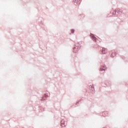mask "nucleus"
<instances>
[{"instance_id": "f257e3e1", "label": "nucleus", "mask_w": 128, "mask_h": 128, "mask_svg": "<svg viewBox=\"0 0 128 128\" xmlns=\"http://www.w3.org/2000/svg\"><path fill=\"white\" fill-rule=\"evenodd\" d=\"M122 10H120L119 9H116L115 10L114 12H112V14H114V15L118 16L119 14H120V13L122 14Z\"/></svg>"}, {"instance_id": "f03ea898", "label": "nucleus", "mask_w": 128, "mask_h": 128, "mask_svg": "<svg viewBox=\"0 0 128 128\" xmlns=\"http://www.w3.org/2000/svg\"><path fill=\"white\" fill-rule=\"evenodd\" d=\"M90 36H91L92 40H94V42H96V36H94V34H90Z\"/></svg>"}, {"instance_id": "7ed1b4c3", "label": "nucleus", "mask_w": 128, "mask_h": 128, "mask_svg": "<svg viewBox=\"0 0 128 128\" xmlns=\"http://www.w3.org/2000/svg\"><path fill=\"white\" fill-rule=\"evenodd\" d=\"M112 54L110 55L111 58H114L116 56V50H112L111 51Z\"/></svg>"}, {"instance_id": "20e7f679", "label": "nucleus", "mask_w": 128, "mask_h": 128, "mask_svg": "<svg viewBox=\"0 0 128 128\" xmlns=\"http://www.w3.org/2000/svg\"><path fill=\"white\" fill-rule=\"evenodd\" d=\"M61 126H66V122L64 120H61Z\"/></svg>"}, {"instance_id": "39448f33", "label": "nucleus", "mask_w": 128, "mask_h": 128, "mask_svg": "<svg viewBox=\"0 0 128 128\" xmlns=\"http://www.w3.org/2000/svg\"><path fill=\"white\" fill-rule=\"evenodd\" d=\"M74 2L75 6L76 4H80V0H74Z\"/></svg>"}, {"instance_id": "423d86ee", "label": "nucleus", "mask_w": 128, "mask_h": 128, "mask_svg": "<svg viewBox=\"0 0 128 128\" xmlns=\"http://www.w3.org/2000/svg\"><path fill=\"white\" fill-rule=\"evenodd\" d=\"M78 46H76L74 47V48H73V52H78Z\"/></svg>"}, {"instance_id": "0eeeda50", "label": "nucleus", "mask_w": 128, "mask_h": 128, "mask_svg": "<svg viewBox=\"0 0 128 128\" xmlns=\"http://www.w3.org/2000/svg\"><path fill=\"white\" fill-rule=\"evenodd\" d=\"M48 97V95H47L46 94H44V96L40 100H46V98Z\"/></svg>"}, {"instance_id": "6e6552de", "label": "nucleus", "mask_w": 128, "mask_h": 128, "mask_svg": "<svg viewBox=\"0 0 128 128\" xmlns=\"http://www.w3.org/2000/svg\"><path fill=\"white\" fill-rule=\"evenodd\" d=\"M106 66L104 65L103 66H102L100 68V70L101 72H102V70L106 71Z\"/></svg>"}, {"instance_id": "1a4fd4ad", "label": "nucleus", "mask_w": 128, "mask_h": 128, "mask_svg": "<svg viewBox=\"0 0 128 128\" xmlns=\"http://www.w3.org/2000/svg\"><path fill=\"white\" fill-rule=\"evenodd\" d=\"M89 89L90 90L94 92V86L92 85H90L89 86Z\"/></svg>"}, {"instance_id": "9d476101", "label": "nucleus", "mask_w": 128, "mask_h": 128, "mask_svg": "<svg viewBox=\"0 0 128 128\" xmlns=\"http://www.w3.org/2000/svg\"><path fill=\"white\" fill-rule=\"evenodd\" d=\"M106 48H103L102 50V53L103 54H106Z\"/></svg>"}, {"instance_id": "9b49d317", "label": "nucleus", "mask_w": 128, "mask_h": 128, "mask_svg": "<svg viewBox=\"0 0 128 128\" xmlns=\"http://www.w3.org/2000/svg\"><path fill=\"white\" fill-rule=\"evenodd\" d=\"M108 84H106V83L105 84L106 86H112V84L110 83H108Z\"/></svg>"}, {"instance_id": "f8f14e48", "label": "nucleus", "mask_w": 128, "mask_h": 128, "mask_svg": "<svg viewBox=\"0 0 128 128\" xmlns=\"http://www.w3.org/2000/svg\"><path fill=\"white\" fill-rule=\"evenodd\" d=\"M71 32H72V34H74V29H72L71 30Z\"/></svg>"}, {"instance_id": "ddd939ff", "label": "nucleus", "mask_w": 128, "mask_h": 128, "mask_svg": "<svg viewBox=\"0 0 128 128\" xmlns=\"http://www.w3.org/2000/svg\"><path fill=\"white\" fill-rule=\"evenodd\" d=\"M80 104V102H76V104Z\"/></svg>"}]
</instances>
